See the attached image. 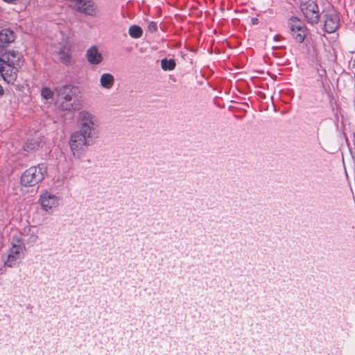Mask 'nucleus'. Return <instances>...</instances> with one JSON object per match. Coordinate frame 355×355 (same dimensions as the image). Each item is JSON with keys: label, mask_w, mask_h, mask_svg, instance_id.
<instances>
[{"label": "nucleus", "mask_w": 355, "mask_h": 355, "mask_svg": "<svg viewBox=\"0 0 355 355\" xmlns=\"http://www.w3.org/2000/svg\"><path fill=\"white\" fill-rule=\"evenodd\" d=\"M40 143L37 139H31L27 141L24 146L25 151L32 153L38 149Z\"/></svg>", "instance_id": "2eb2a0df"}, {"label": "nucleus", "mask_w": 355, "mask_h": 355, "mask_svg": "<svg viewBox=\"0 0 355 355\" xmlns=\"http://www.w3.org/2000/svg\"><path fill=\"white\" fill-rule=\"evenodd\" d=\"M44 167L41 165L26 169L21 177V183L24 187H33L44 179Z\"/></svg>", "instance_id": "20e7f679"}, {"label": "nucleus", "mask_w": 355, "mask_h": 355, "mask_svg": "<svg viewBox=\"0 0 355 355\" xmlns=\"http://www.w3.org/2000/svg\"><path fill=\"white\" fill-rule=\"evenodd\" d=\"M4 93V90L2 87V86L0 85V96H2Z\"/></svg>", "instance_id": "aec40b11"}, {"label": "nucleus", "mask_w": 355, "mask_h": 355, "mask_svg": "<svg viewBox=\"0 0 355 355\" xmlns=\"http://www.w3.org/2000/svg\"><path fill=\"white\" fill-rule=\"evenodd\" d=\"M304 17L311 24H317L319 21V9L318 5L311 1L307 5L301 8Z\"/></svg>", "instance_id": "1a4fd4ad"}, {"label": "nucleus", "mask_w": 355, "mask_h": 355, "mask_svg": "<svg viewBox=\"0 0 355 355\" xmlns=\"http://www.w3.org/2000/svg\"><path fill=\"white\" fill-rule=\"evenodd\" d=\"M40 201L42 206L46 211L56 207L58 204L57 197L48 192L41 195Z\"/></svg>", "instance_id": "f8f14e48"}, {"label": "nucleus", "mask_w": 355, "mask_h": 355, "mask_svg": "<svg viewBox=\"0 0 355 355\" xmlns=\"http://www.w3.org/2000/svg\"><path fill=\"white\" fill-rule=\"evenodd\" d=\"M41 95L44 99H51L53 97V92L51 91L49 87H44L42 89Z\"/></svg>", "instance_id": "a211bd4d"}, {"label": "nucleus", "mask_w": 355, "mask_h": 355, "mask_svg": "<svg viewBox=\"0 0 355 355\" xmlns=\"http://www.w3.org/2000/svg\"><path fill=\"white\" fill-rule=\"evenodd\" d=\"M176 64L173 59L168 60L164 58L161 61V67L164 71L173 70L175 68Z\"/></svg>", "instance_id": "f3484780"}, {"label": "nucleus", "mask_w": 355, "mask_h": 355, "mask_svg": "<svg viewBox=\"0 0 355 355\" xmlns=\"http://www.w3.org/2000/svg\"><path fill=\"white\" fill-rule=\"evenodd\" d=\"M157 31V24L155 21H150L148 25V31L150 33H154Z\"/></svg>", "instance_id": "6ab92c4d"}, {"label": "nucleus", "mask_w": 355, "mask_h": 355, "mask_svg": "<svg viewBox=\"0 0 355 355\" xmlns=\"http://www.w3.org/2000/svg\"><path fill=\"white\" fill-rule=\"evenodd\" d=\"M15 40V32L10 28H5L0 31V49L8 46Z\"/></svg>", "instance_id": "9b49d317"}, {"label": "nucleus", "mask_w": 355, "mask_h": 355, "mask_svg": "<svg viewBox=\"0 0 355 355\" xmlns=\"http://www.w3.org/2000/svg\"><path fill=\"white\" fill-rule=\"evenodd\" d=\"M86 58L90 64L97 65L103 62V58L96 46H92L87 49Z\"/></svg>", "instance_id": "9d476101"}, {"label": "nucleus", "mask_w": 355, "mask_h": 355, "mask_svg": "<svg viewBox=\"0 0 355 355\" xmlns=\"http://www.w3.org/2000/svg\"><path fill=\"white\" fill-rule=\"evenodd\" d=\"M254 20L253 24H255L256 21H257V19H252Z\"/></svg>", "instance_id": "412c9836"}, {"label": "nucleus", "mask_w": 355, "mask_h": 355, "mask_svg": "<svg viewBox=\"0 0 355 355\" xmlns=\"http://www.w3.org/2000/svg\"><path fill=\"white\" fill-rule=\"evenodd\" d=\"M24 250V244L20 241H17V243L12 244L8 250L6 259L4 260V265L8 267L15 266L21 258Z\"/></svg>", "instance_id": "423d86ee"}, {"label": "nucleus", "mask_w": 355, "mask_h": 355, "mask_svg": "<svg viewBox=\"0 0 355 355\" xmlns=\"http://www.w3.org/2000/svg\"><path fill=\"white\" fill-rule=\"evenodd\" d=\"M254 20L253 24H255L256 21H257V19H252Z\"/></svg>", "instance_id": "5701e85b"}, {"label": "nucleus", "mask_w": 355, "mask_h": 355, "mask_svg": "<svg viewBox=\"0 0 355 355\" xmlns=\"http://www.w3.org/2000/svg\"><path fill=\"white\" fill-rule=\"evenodd\" d=\"M100 84L101 87L104 89H111L114 84V76L109 73L102 74L100 78Z\"/></svg>", "instance_id": "ddd939ff"}, {"label": "nucleus", "mask_w": 355, "mask_h": 355, "mask_svg": "<svg viewBox=\"0 0 355 355\" xmlns=\"http://www.w3.org/2000/svg\"><path fill=\"white\" fill-rule=\"evenodd\" d=\"M24 62L22 55L12 50L3 51L0 49V73L8 83H14L17 77L19 69Z\"/></svg>", "instance_id": "f03ea898"}, {"label": "nucleus", "mask_w": 355, "mask_h": 355, "mask_svg": "<svg viewBox=\"0 0 355 355\" xmlns=\"http://www.w3.org/2000/svg\"><path fill=\"white\" fill-rule=\"evenodd\" d=\"M128 33L131 37L137 39L142 36L143 30L139 26L132 25L129 28Z\"/></svg>", "instance_id": "dca6fc26"}, {"label": "nucleus", "mask_w": 355, "mask_h": 355, "mask_svg": "<svg viewBox=\"0 0 355 355\" xmlns=\"http://www.w3.org/2000/svg\"><path fill=\"white\" fill-rule=\"evenodd\" d=\"M60 107L63 110L71 111L79 109L74 103H71L76 96L77 88L71 85H66L55 88Z\"/></svg>", "instance_id": "7ed1b4c3"}, {"label": "nucleus", "mask_w": 355, "mask_h": 355, "mask_svg": "<svg viewBox=\"0 0 355 355\" xmlns=\"http://www.w3.org/2000/svg\"><path fill=\"white\" fill-rule=\"evenodd\" d=\"M59 56L60 61L65 64H68L71 62V53L69 49L67 47H62L59 51Z\"/></svg>", "instance_id": "4468645a"}, {"label": "nucleus", "mask_w": 355, "mask_h": 355, "mask_svg": "<svg viewBox=\"0 0 355 355\" xmlns=\"http://www.w3.org/2000/svg\"><path fill=\"white\" fill-rule=\"evenodd\" d=\"M69 6L76 11L89 16L96 15L97 7L92 0H68Z\"/></svg>", "instance_id": "0eeeda50"}, {"label": "nucleus", "mask_w": 355, "mask_h": 355, "mask_svg": "<svg viewBox=\"0 0 355 355\" xmlns=\"http://www.w3.org/2000/svg\"><path fill=\"white\" fill-rule=\"evenodd\" d=\"M324 30L327 33H333L339 28V16L335 10H328L323 16Z\"/></svg>", "instance_id": "6e6552de"}, {"label": "nucleus", "mask_w": 355, "mask_h": 355, "mask_svg": "<svg viewBox=\"0 0 355 355\" xmlns=\"http://www.w3.org/2000/svg\"><path fill=\"white\" fill-rule=\"evenodd\" d=\"M254 20L253 24H255L256 21H257V19H252Z\"/></svg>", "instance_id": "4be33fe9"}, {"label": "nucleus", "mask_w": 355, "mask_h": 355, "mask_svg": "<svg viewBox=\"0 0 355 355\" xmlns=\"http://www.w3.org/2000/svg\"><path fill=\"white\" fill-rule=\"evenodd\" d=\"M77 123L79 130L70 138L69 144L75 157L80 158L99 134V122L97 117L87 110L78 112Z\"/></svg>", "instance_id": "f257e3e1"}, {"label": "nucleus", "mask_w": 355, "mask_h": 355, "mask_svg": "<svg viewBox=\"0 0 355 355\" xmlns=\"http://www.w3.org/2000/svg\"><path fill=\"white\" fill-rule=\"evenodd\" d=\"M288 26L295 41L299 43L303 42L307 33V28L304 22L297 17H292L288 20Z\"/></svg>", "instance_id": "39448f33"}]
</instances>
